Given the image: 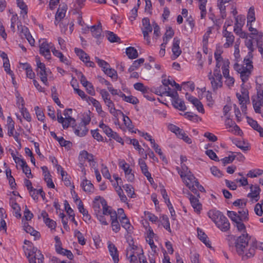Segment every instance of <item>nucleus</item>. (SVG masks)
Returning a JSON list of instances; mask_svg holds the SVG:
<instances>
[{"instance_id":"nucleus-33","label":"nucleus","mask_w":263,"mask_h":263,"mask_svg":"<svg viewBox=\"0 0 263 263\" xmlns=\"http://www.w3.org/2000/svg\"><path fill=\"white\" fill-rule=\"evenodd\" d=\"M138 249V247L134 243H129V247L126 249V257H130V255H137V254L135 252Z\"/></svg>"},{"instance_id":"nucleus-13","label":"nucleus","mask_w":263,"mask_h":263,"mask_svg":"<svg viewBox=\"0 0 263 263\" xmlns=\"http://www.w3.org/2000/svg\"><path fill=\"white\" fill-rule=\"evenodd\" d=\"M139 163L142 173L147 178V180L152 183L154 180L153 178L151 177V173L148 171V167L145 161L142 159H140Z\"/></svg>"},{"instance_id":"nucleus-3","label":"nucleus","mask_w":263,"mask_h":263,"mask_svg":"<svg viewBox=\"0 0 263 263\" xmlns=\"http://www.w3.org/2000/svg\"><path fill=\"white\" fill-rule=\"evenodd\" d=\"M257 95L252 97V103L254 109L256 113L261 112V106L263 104V89L261 84L257 82Z\"/></svg>"},{"instance_id":"nucleus-9","label":"nucleus","mask_w":263,"mask_h":263,"mask_svg":"<svg viewBox=\"0 0 263 263\" xmlns=\"http://www.w3.org/2000/svg\"><path fill=\"white\" fill-rule=\"evenodd\" d=\"M98 198L100 199V203L103 208V213L102 214L108 215H109L111 218H114L116 215H117V213L115 211L112 210L110 207L108 206L107 204L106 201L103 198L101 197L100 196L98 197ZM96 200H98L97 197L96 198Z\"/></svg>"},{"instance_id":"nucleus-43","label":"nucleus","mask_w":263,"mask_h":263,"mask_svg":"<svg viewBox=\"0 0 263 263\" xmlns=\"http://www.w3.org/2000/svg\"><path fill=\"white\" fill-rule=\"evenodd\" d=\"M134 88L138 91H141L143 93H147L148 90V88L145 87L142 83H136L134 85Z\"/></svg>"},{"instance_id":"nucleus-60","label":"nucleus","mask_w":263,"mask_h":263,"mask_svg":"<svg viewBox=\"0 0 263 263\" xmlns=\"http://www.w3.org/2000/svg\"><path fill=\"white\" fill-rule=\"evenodd\" d=\"M178 137L183 140V141L188 144H191L192 143L191 139L184 133L183 130H182V132H181V133H179Z\"/></svg>"},{"instance_id":"nucleus-48","label":"nucleus","mask_w":263,"mask_h":263,"mask_svg":"<svg viewBox=\"0 0 263 263\" xmlns=\"http://www.w3.org/2000/svg\"><path fill=\"white\" fill-rule=\"evenodd\" d=\"M254 42L256 43L255 40L253 39V37L252 39H247L245 41V44L250 51L249 52V53H251L254 50L253 45Z\"/></svg>"},{"instance_id":"nucleus-12","label":"nucleus","mask_w":263,"mask_h":263,"mask_svg":"<svg viewBox=\"0 0 263 263\" xmlns=\"http://www.w3.org/2000/svg\"><path fill=\"white\" fill-rule=\"evenodd\" d=\"M208 215L215 224L225 217L221 212L216 210L210 211L208 212Z\"/></svg>"},{"instance_id":"nucleus-42","label":"nucleus","mask_w":263,"mask_h":263,"mask_svg":"<svg viewBox=\"0 0 263 263\" xmlns=\"http://www.w3.org/2000/svg\"><path fill=\"white\" fill-rule=\"evenodd\" d=\"M108 40L111 43L120 42V39L114 32L107 31L106 32Z\"/></svg>"},{"instance_id":"nucleus-63","label":"nucleus","mask_w":263,"mask_h":263,"mask_svg":"<svg viewBox=\"0 0 263 263\" xmlns=\"http://www.w3.org/2000/svg\"><path fill=\"white\" fill-rule=\"evenodd\" d=\"M17 6L22 9L25 15L27 14V6L23 0H16Z\"/></svg>"},{"instance_id":"nucleus-56","label":"nucleus","mask_w":263,"mask_h":263,"mask_svg":"<svg viewBox=\"0 0 263 263\" xmlns=\"http://www.w3.org/2000/svg\"><path fill=\"white\" fill-rule=\"evenodd\" d=\"M168 128L172 132L175 133L177 137L179 136V133L182 132L183 129H180L179 127L174 125L173 124H170L168 125Z\"/></svg>"},{"instance_id":"nucleus-57","label":"nucleus","mask_w":263,"mask_h":263,"mask_svg":"<svg viewBox=\"0 0 263 263\" xmlns=\"http://www.w3.org/2000/svg\"><path fill=\"white\" fill-rule=\"evenodd\" d=\"M191 171L189 170V168L185 164L181 165V170H178V173L180 175L182 180H184V176L189 174Z\"/></svg>"},{"instance_id":"nucleus-8","label":"nucleus","mask_w":263,"mask_h":263,"mask_svg":"<svg viewBox=\"0 0 263 263\" xmlns=\"http://www.w3.org/2000/svg\"><path fill=\"white\" fill-rule=\"evenodd\" d=\"M226 23L223 27L222 35L226 39V42L224 44L223 46L224 48H228L231 46H232L235 37L231 32L227 30V28L226 27Z\"/></svg>"},{"instance_id":"nucleus-49","label":"nucleus","mask_w":263,"mask_h":263,"mask_svg":"<svg viewBox=\"0 0 263 263\" xmlns=\"http://www.w3.org/2000/svg\"><path fill=\"white\" fill-rule=\"evenodd\" d=\"M74 236L77 237L78 242L81 245H84L86 243V239L83 234L78 230L74 231Z\"/></svg>"},{"instance_id":"nucleus-32","label":"nucleus","mask_w":263,"mask_h":263,"mask_svg":"<svg viewBox=\"0 0 263 263\" xmlns=\"http://www.w3.org/2000/svg\"><path fill=\"white\" fill-rule=\"evenodd\" d=\"M144 59L143 58H140L135 61L133 64L128 68V71L131 72L134 70L138 69L141 66V65L144 63Z\"/></svg>"},{"instance_id":"nucleus-58","label":"nucleus","mask_w":263,"mask_h":263,"mask_svg":"<svg viewBox=\"0 0 263 263\" xmlns=\"http://www.w3.org/2000/svg\"><path fill=\"white\" fill-rule=\"evenodd\" d=\"M161 218L163 227L169 232H171L170 223L167 216L166 215H163L161 217Z\"/></svg>"},{"instance_id":"nucleus-7","label":"nucleus","mask_w":263,"mask_h":263,"mask_svg":"<svg viewBox=\"0 0 263 263\" xmlns=\"http://www.w3.org/2000/svg\"><path fill=\"white\" fill-rule=\"evenodd\" d=\"M52 44L48 43L46 41L43 40L40 45V53L43 55L46 59L51 58L50 49L52 50Z\"/></svg>"},{"instance_id":"nucleus-25","label":"nucleus","mask_w":263,"mask_h":263,"mask_svg":"<svg viewBox=\"0 0 263 263\" xmlns=\"http://www.w3.org/2000/svg\"><path fill=\"white\" fill-rule=\"evenodd\" d=\"M74 52L79 57L80 59L84 63H86V61L90 59V57L88 54H87L82 49L75 48Z\"/></svg>"},{"instance_id":"nucleus-5","label":"nucleus","mask_w":263,"mask_h":263,"mask_svg":"<svg viewBox=\"0 0 263 263\" xmlns=\"http://www.w3.org/2000/svg\"><path fill=\"white\" fill-rule=\"evenodd\" d=\"M143 27L141 30L143 34L144 39L147 42V44L151 43L149 33L152 32L153 26L150 24L149 19L147 17H144L142 21Z\"/></svg>"},{"instance_id":"nucleus-41","label":"nucleus","mask_w":263,"mask_h":263,"mask_svg":"<svg viewBox=\"0 0 263 263\" xmlns=\"http://www.w3.org/2000/svg\"><path fill=\"white\" fill-rule=\"evenodd\" d=\"M123 117V122L125 125L128 129L129 131L133 132L132 129L134 128V126L132 124V122L128 117L125 116L123 112H121Z\"/></svg>"},{"instance_id":"nucleus-17","label":"nucleus","mask_w":263,"mask_h":263,"mask_svg":"<svg viewBox=\"0 0 263 263\" xmlns=\"http://www.w3.org/2000/svg\"><path fill=\"white\" fill-rule=\"evenodd\" d=\"M74 133L79 137H83L86 135L88 129L86 125L80 123L79 126L74 127Z\"/></svg>"},{"instance_id":"nucleus-14","label":"nucleus","mask_w":263,"mask_h":263,"mask_svg":"<svg viewBox=\"0 0 263 263\" xmlns=\"http://www.w3.org/2000/svg\"><path fill=\"white\" fill-rule=\"evenodd\" d=\"M215 224L222 232L228 231L230 227V222L226 216Z\"/></svg>"},{"instance_id":"nucleus-29","label":"nucleus","mask_w":263,"mask_h":263,"mask_svg":"<svg viewBox=\"0 0 263 263\" xmlns=\"http://www.w3.org/2000/svg\"><path fill=\"white\" fill-rule=\"evenodd\" d=\"M52 52L54 55L60 59V60L61 62L66 65H69V61L68 59L65 57L61 52L58 50H56L55 48L52 49Z\"/></svg>"},{"instance_id":"nucleus-10","label":"nucleus","mask_w":263,"mask_h":263,"mask_svg":"<svg viewBox=\"0 0 263 263\" xmlns=\"http://www.w3.org/2000/svg\"><path fill=\"white\" fill-rule=\"evenodd\" d=\"M108 248L110 256L112 257L114 263H118L119 261V254L117 248L111 242H108Z\"/></svg>"},{"instance_id":"nucleus-37","label":"nucleus","mask_w":263,"mask_h":263,"mask_svg":"<svg viewBox=\"0 0 263 263\" xmlns=\"http://www.w3.org/2000/svg\"><path fill=\"white\" fill-rule=\"evenodd\" d=\"M110 219L112 230L116 233L119 232L120 230V226L117 219V214L114 218H111Z\"/></svg>"},{"instance_id":"nucleus-53","label":"nucleus","mask_w":263,"mask_h":263,"mask_svg":"<svg viewBox=\"0 0 263 263\" xmlns=\"http://www.w3.org/2000/svg\"><path fill=\"white\" fill-rule=\"evenodd\" d=\"M18 30L21 33V35L23 37V36L25 37V36H28L29 32L28 31V29L22 25H17Z\"/></svg>"},{"instance_id":"nucleus-59","label":"nucleus","mask_w":263,"mask_h":263,"mask_svg":"<svg viewBox=\"0 0 263 263\" xmlns=\"http://www.w3.org/2000/svg\"><path fill=\"white\" fill-rule=\"evenodd\" d=\"M205 154L209 157V158L215 161H219V159L216 153L212 149H208L206 151Z\"/></svg>"},{"instance_id":"nucleus-11","label":"nucleus","mask_w":263,"mask_h":263,"mask_svg":"<svg viewBox=\"0 0 263 263\" xmlns=\"http://www.w3.org/2000/svg\"><path fill=\"white\" fill-rule=\"evenodd\" d=\"M180 44V39L175 37L173 39V43L172 46V52L173 53V56L174 57V59L178 57L181 53L182 51L179 47Z\"/></svg>"},{"instance_id":"nucleus-34","label":"nucleus","mask_w":263,"mask_h":263,"mask_svg":"<svg viewBox=\"0 0 263 263\" xmlns=\"http://www.w3.org/2000/svg\"><path fill=\"white\" fill-rule=\"evenodd\" d=\"M21 166L22 168L23 172L25 173L28 178H32L31 172L30 167L27 165L25 161H22V164H21Z\"/></svg>"},{"instance_id":"nucleus-47","label":"nucleus","mask_w":263,"mask_h":263,"mask_svg":"<svg viewBox=\"0 0 263 263\" xmlns=\"http://www.w3.org/2000/svg\"><path fill=\"white\" fill-rule=\"evenodd\" d=\"M104 73L112 79H117V71L112 68H110L108 67L104 71Z\"/></svg>"},{"instance_id":"nucleus-50","label":"nucleus","mask_w":263,"mask_h":263,"mask_svg":"<svg viewBox=\"0 0 263 263\" xmlns=\"http://www.w3.org/2000/svg\"><path fill=\"white\" fill-rule=\"evenodd\" d=\"M96 62L98 63V65L102 68L104 71L108 67H109V64L106 61L100 59L98 57H95Z\"/></svg>"},{"instance_id":"nucleus-22","label":"nucleus","mask_w":263,"mask_h":263,"mask_svg":"<svg viewBox=\"0 0 263 263\" xmlns=\"http://www.w3.org/2000/svg\"><path fill=\"white\" fill-rule=\"evenodd\" d=\"M83 190L88 193H92L93 191V185L90 181L86 179L83 180L81 184Z\"/></svg>"},{"instance_id":"nucleus-52","label":"nucleus","mask_w":263,"mask_h":263,"mask_svg":"<svg viewBox=\"0 0 263 263\" xmlns=\"http://www.w3.org/2000/svg\"><path fill=\"white\" fill-rule=\"evenodd\" d=\"M263 171L261 170L256 169L250 171L247 174V176L249 177L254 178L261 175L262 174Z\"/></svg>"},{"instance_id":"nucleus-30","label":"nucleus","mask_w":263,"mask_h":263,"mask_svg":"<svg viewBox=\"0 0 263 263\" xmlns=\"http://www.w3.org/2000/svg\"><path fill=\"white\" fill-rule=\"evenodd\" d=\"M126 53L130 59H134L138 57L137 50L133 47H129L126 49Z\"/></svg>"},{"instance_id":"nucleus-45","label":"nucleus","mask_w":263,"mask_h":263,"mask_svg":"<svg viewBox=\"0 0 263 263\" xmlns=\"http://www.w3.org/2000/svg\"><path fill=\"white\" fill-rule=\"evenodd\" d=\"M123 188L125 190L127 195L130 198H134V189L132 185L125 184L123 185Z\"/></svg>"},{"instance_id":"nucleus-20","label":"nucleus","mask_w":263,"mask_h":263,"mask_svg":"<svg viewBox=\"0 0 263 263\" xmlns=\"http://www.w3.org/2000/svg\"><path fill=\"white\" fill-rule=\"evenodd\" d=\"M88 28L90 29L93 36L97 39H99L101 36L102 26L100 22H99L97 26L93 25Z\"/></svg>"},{"instance_id":"nucleus-44","label":"nucleus","mask_w":263,"mask_h":263,"mask_svg":"<svg viewBox=\"0 0 263 263\" xmlns=\"http://www.w3.org/2000/svg\"><path fill=\"white\" fill-rule=\"evenodd\" d=\"M119 166L122 168L125 174H129L132 172V170L130 168L129 164L126 163L125 160H120L119 162Z\"/></svg>"},{"instance_id":"nucleus-55","label":"nucleus","mask_w":263,"mask_h":263,"mask_svg":"<svg viewBox=\"0 0 263 263\" xmlns=\"http://www.w3.org/2000/svg\"><path fill=\"white\" fill-rule=\"evenodd\" d=\"M261 203H257L254 208V211L256 215L261 216L263 214V209L262 205L263 204V200L260 201Z\"/></svg>"},{"instance_id":"nucleus-6","label":"nucleus","mask_w":263,"mask_h":263,"mask_svg":"<svg viewBox=\"0 0 263 263\" xmlns=\"http://www.w3.org/2000/svg\"><path fill=\"white\" fill-rule=\"evenodd\" d=\"M249 31H252L251 34L253 35V39L255 40L258 51L261 54H262L263 48L262 46L263 40L262 32L258 33V31L256 29H254L252 27L251 24H250L249 27Z\"/></svg>"},{"instance_id":"nucleus-28","label":"nucleus","mask_w":263,"mask_h":263,"mask_svg":"<svg viewBox=\"0 0 263 263\" xmlns=\"http://www.w3.org/2000/svg\"><path fill=\"white\" fill-rule=\"evenodd\" d=\"M172 104L176 108H177L180 110L184 111L186 109L184 101L179 99V98L173 100Z\"/></svg>"},{"instance_id":"nucleus-18","label":"nucleus","mask_w":263,"mask_h":263,"mask_svg":"<svg viewBox=\"0 0 263 263\" xmlns=\"http://www.w3.org/2000/svg\"><path fill=\"white\" fill-rule=\"evenodd\" d=\"M10 205L14 211V215L17 218H20L22 216L20 213L21 208L18 203H16L15 199L11 198L10 200Z\"/></svg>"},{"instance_id":"nucleus-35","label":"nucleus","mask_w":263,"mask_h":263,"mask_svg":"<svg viewBox=\"0 0 263 263\" xmlns=\"http://www.w3.org/2000/svg\"><path fill=\"white\" fill-rule=\"evenodd\" d=\"M199 9L201 11V18H203L205 17L206 14V4L207 0H199Z\"/></svg>"},{"instance_id":"nucleus-51","label":"nucleus","mask_w":263,"mask_h":263,"mask_svg":"<svg viewBox=\"0 0 263 263\" xmlns=\"http://www.w3.org/2000/svg\"><path fill=\"white\" fill-rule=\"evenodd\" d=\"M229 62L228 61H224L222 66V73L224 78L230 76L229 75Z\"/></svg>"},{"instance_id":"nucleus-16","label":"nucleus","mask_w":263,"mask_h":263,"mask_svg":"<svg viewBox=\"0 0 263 263\" xmlns=\"http://www.w3.org/2000/svg\"><path fill=\"white\" fill-rule=\"evenodd\" d=\"M190 200L191 204L194 208L195 211L199 213L202 208L201 204L199 203V200L192 194H190Z\"/></svg>"},{"instance_id":"nucleus-26","label":"nucleus","mask_w":263,"mask_h":263,"mask_svg":"<svg viewBox=\"0 0 263 263\" xmlns=\"http://www.w3.org/2000/svg\"><path fill=\"white\" fill-rule=\"evenodd\" d=\"M67 7L66 5H63L62 7H59L55 14L56 22L61 21L65 16Z\"/></svg>"},{"instance_id":"nucleus-24","label":"nucleus","mask_w":263,"mask_h":263,"mask_svg":"<svg viewBox=\"0 0 263 263\" xmlns=\"http://www.w3.org/2000/svg\"><path fill=\"white\" fill-rule=\"evenodd\" d=\"M24 229L27 233H29L31 235L34 236L36 239H39L41 236L40 233L38 231L34 230V229L29 226L28 223L24 224Z\"/></svg>"},{"instance_id":"nucleus-61","label":"nucleus","mask_w":263,"mask_h":263,"mask_svg":"<svg viewBox=\"0 0 263 263\" xmlns=\"http://www.w3.org/2000/svg\"><path fill=\"white\" fill-rule=\"evenodd\" d=\"M58 141L61 146L70 147L71 145V143L69 141L65 140L63 137H60L58 139Z\"/></svg>"},{"instance_id":"nucleus-19","label":"nucleus","mask_w":263,"mask_h":263,"mask_svg":"<svg viewBox=\"0 0 263 263\" xmlns=\"http://www.w3.org/2000/svg\"><path fill=\"white\" fill-rule=\"evenodd\" d=\"M184 180H183L186 186L192 184H195L196 182L198 181V180L191 172H189V174L184 175Z\"/></svg>"},{"instance_id":"nucleus-64","label":"nucleus","mask_w":263,"mask_h":263,"mask_svg":"<svg viewBox=\"0 0 263 263\" xmlns=\"http://www.w3.org/2000/svg\"><path fill=\"white\" fill-rule=\"evenodd\" d=\"M21 114L23 118L26 119L27 121L30 122L31 120V116L27 111V109L24 107L21 108Z\"/></svg>"},{"instance_id":"nucleus-21","label":"nucleus","mask_w":263,"mask_h":263,"mask_svg":"<svg viewBox=\"0 0 263 263\" xmlns=\"http://www.w3.org/2000/svg\"><path fill=\"white\" fill-rule=\"evenodd\" d=\"M198 237L208 248H211L210 241L208 239V236L205 233L199 228L197 229Z\"/></svg>"},{"instance_id":"nucleus-23","label":"nucleus","mask_w":263,"mask_h":263,"mask_svg":"<svg viewBox=\"0 0 263 263\" xmlns=\"http://www.w3.org/2000/svg\"><path fill=\"white\" fill-rule=\"evenodd\" d=\"M210 80L212 85L213 91H216L218 88L222 86V79H216L213 76L210 77Z\"/></svg>"},{"instance_id":"nucleus-15","label":"nucleus","mask_w":263,"mask_h":263,"mask_svg":"<svg viewBox=\"0 0 263 263\" xmlns=\"http://www.w3.org/2000/svg\"><path fill=\"white\" fill-rule=\"evenodd\" d=\"M236 96L239 100V104L241 105V109L242 112L247 114V103L249 101L248 95L242 96L237 93Z\"/></svg>"},{"instance_id":"nucleus-39","label":"nucleus","mask_w":263,"mask_h":263,"mask_svg":"<svg viewBox=\"0 0 263 263\" xmlns=\"http://www.w3.org/2000/svg\"><path fill=\"white\" fill-rule=\"evenodd\" d=\"M255 20V12L253 7H250L247 15V26H249V23H251Z\"/></svg>"},{"instance_id":"nucleus-38","label":"nucleus","mask_w":263,"mask_h":263,"mask_svg":"<svg viewBox=\"0 0 263 263\" xmlns=\"http://www.w3.org/2000/svg\"><path fill=\"white\" fill-rule=\"evenodd\" d=\"M99 127L102 128L103 132L108 137L111 138V136L112 134L115 132H113L112 130L107 125L104 124L103 123H100L99 124Z\"/></svg>"},{"instance_id":"nucleus-27","label":"nucleus","mask_w":263,"mask_h":263,"mask_svg":"<svg viewBox=\"0 0 263 263\" xmlns=\"http://www.w3.org/2000/svg\"><path fill=\"white\" fill-rule=\"evenodd\" d=\"M248 122L252 128L259 133V135L261 137H263L262 128L258 125L256 121L254 120L252 118H248Z\"/></svg>"},{"instance_id":"nucleus-4","label":"nucleus","mask_w":263,"mask_h":263,"mask_svg":"<svg viewBox=\"0 0 263 263\" xmlns=\"http://www.w3.org/2000/svg\"><path fill=\"white\" fill-rule=\"evenodd\" d=\"M36 62L37 65L36 72L37 75L39 76L41 81L46 86L49 85L47 80L48 71L46 70L45 65L42 63L39 58H36Z\"/></svg>"},{"instance_id":"nucleus-1","label":"nucleus","mask_w":263,"mask_h":263,"mask_svg":"<svg viewBox=\"0 0 263 263\" xmlns=\"http://www.w3.org/2000/svg\"><path fill=\"white\" fill-rule=\"evenodd\" d=\"M250 238L247 233L242 234L238 237L235 241V247L236 251L238 254L241 256L242 260H246L249 258L252 257L255 254V250L259 249L262 250L261 246H257V242L255 240H252L249 243Z\"/></svg>"},{"instance_id":"nucleus-54","label":"nucleus","mask_w":263,"mask_h":263,"mask_svg":"<svg viewBox=\"0 0 263 263\" xmlns=\"http://www.w3.org/2000/svg\"><path fill=\"white\" fill-rule=\"evenodd\" d=\"M247 200L245 199H239L235 201L233 204L235 206H239L240 208L245 209L246 205Z\"/></svg>"},{"instance_id":"nucleus-31","label":"nucleus","mask_w":263,"mask_h":263,"mask_svg":"<svg viewBox=\"0 0 263 263\" xmlns=\"http://www.w3.org/2000/svg\"><path fill=\"white\" fill-rule=\"evenodd\" d=\"M250 189L251 193H249L248 196L254 198L256 201H257L258 199L256 198H257L259 192L260 191L259 187L258 186H253L252 185L250 187Z\"/></svg>"},{"instance_id":"nucleus-40","label":"nucleus","mask_w":263,"mask_h":263,"mask_svg":"<svg viewBox=\"0 0 263 263\" xmlns=\"http://www.w3.org/2000/svg\"><path fill=\"white\" fill-rule=\"evenodd\" d=\"M121 223L122 227L126 229L128 233L132 232L133 227L131 226L128 219L126 217L122 219Z\"/></svg>"},{"instance_id":"nucleus-36","label":"nucleus","mask_w":263,"mask_h":263,"mask_svg":"<svg viewBox=\"0 0 263 263\" xmlns=\"http://www.w3.org/2000/svg\"><path fill=\"white\" fill-rule=\"evenodd\" d=\"M227 215L235 223L239 221H242L239 215L234 211H228Z\"/></svg>"},{"instance_id":"nucleus-2","label":"nucleus","mask_w":263,"mask_h":263,"mask_svg":"<svg viewBox=\"0 0 263 263\" xmlns=\"http://www.w3.org/2000/svg\"><path fill=\"white\" fill-rule=\"evenodd\" d=\"M243 65H239L238 63H235L234 65V69L240 73V77L242 82V85L246 82L251 74V69L253 66L251 64V62L249 59H245Z\"/></svg>"},{"instance_id":"nucleus-62","label":"nucleus","mask_w":263,"mask_h":263,"mask_svg":"<svg viewBox=\"0 0 263 263\" xmlns=\"http://www.w3.org/2000/svg\"><path fill=\"white\" fill-rule=\"evenodd\" d=\"M25 68L26 69L27 77L31 79H34L35 77V73L32 71L31 66L29 65H26Z\"/></svg>"},{"instance_id":"nucleus-46","label":"nucleus","mask_w":263,"mask_h":263,"mask_svg":"<svg viewBox=\"0 0 263 263\" xmlns=\"http://www.w3.org/2000/svg\"><path fill=\"white\" fill-rule=\"evenodd\" d=\"M192 103L196 107L199 112L201 113L204 112L203 105L201 102L196 98L192 101Z\"/></svg>"}]
</instances>
